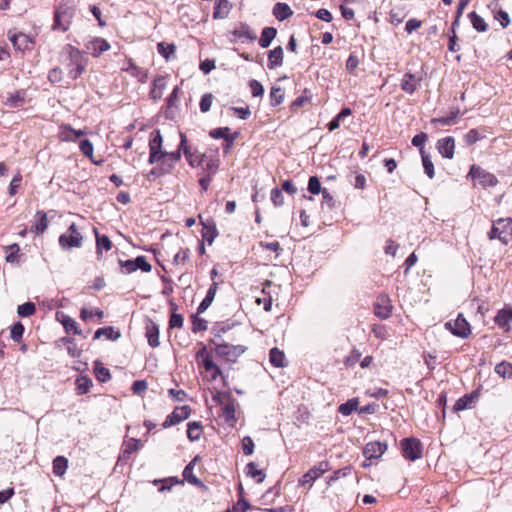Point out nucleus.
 I'll return each mask as SVG.
<instances>
[{
	"label": "nucleus",
	"instance_id": "nucleus-1",
	"mask_svg": "<svg viewBox=\"0 0 512 512\" xmlns=\"http://www.w3.org/2000/svg\"><path fill=\"white\" fill-rule=\"evenodd\" d=\"M512 234V219L500 218L493 222L492 228L488 233L490 240L499 239L503 244H508V236Z\"/></svg>",
	"mask_w": 512,
	"mask_h": 512
},
{
	"label": "nucleus",
	"instance_id": "nucleus-2",
	"mask_svg": "<svg viewBox=\"0 0 512 512\" xmlns=\"http://www.w3.org/2000/svg\"><path fill=\"white\" fill-rule=\"evenodd\" d=\"M73 16L74 10L71 7L60 4L55 10L53 30L66 32L69 29Z\"/></svg>",
	"mask_w": 512,
	"mask_h": 512
},
{
	"label": "nucleus",
	"instance_id": "nucleus-3",
	"mask_svg": "<svg viewBox=\"0 0 512 512\" xmlns=\"http://www.w3.org/2000/svg\"><path fill=\"white\" fill-rule=\"evenodd\" d=\"M82 241L83 236L78 231L74 223H72L67 231L59 237V245L64 250L80 248L82 246Z\"/></svg>",
	"mask_w": 512,
	"mask_h": 512
},
{
	"label": "nucleus",
	"instance_id": "nucleus-4",
	"mask_svg": "<svg viewBox=\"0 0 512 512\" xmlns=\"http://www.w3.org/2000/svg\"><path fill=\"white\" fill-rule=\"evenodd\" d=\"M400 444L405 459L415 461L422 457L423 447L419 439L414 437L404 438Z\"/></svg>",
	"mask_w": 512,
	"mask_h": 512
},
{
	"label": "nucleus",
	"instance_id": "nucleus-5",
	"mask_svg": "<svg viewBox=\"0 0 512 512\" xmlns=\"http://www.w3.org/2000/svg\"><path fill=\"white\" fill-rule=\"evenodd\" d=\"M163 138L159 129L154 130L149 140V164H154L165 157L166 151L162 150Z\"/></svg>",
	"mask_w": 512,
	"mask_h": 512
},
{
	"label": "nucleus",
	"instance_id": "nucleus-6",
	"mask_svg": "<svg viewBox=\"0 0 512 512\" xmlns=\"http://www.w3.org/2000/svg\"><path fill=\"white\" fill-rule=\"evenodd\" d=\"M331 469L329 462L321 461L309 469L298 481L299 486H307L310 488L312 484L320 478L325 472Z\"/></svg>",
	"mask_w": 512,
	"mask_h": 512
},
{
	"label": "nucleus",
	"instance_id": "nucleus-7",
	"mask_svg": "<svg viewBox=\"0 0 512 512\" xmlns=\"http://www.w3.org/2000/svg\"><path fill=\"white\" fill-rule=\"evenodd\" d=\"M246 347L242 345L219 344L215 347V353L227 362L234 363L242 355Z\"/></svg>",
	"mask_w": 512,
	"mask_h": 512
},
{
	"label": "nucleus",
	"instance_id": "nucleus-8",
	"mask_svg": "<svg viewBox=\"0 0 512 512\" xmlns=\"http://www.w3.org/2000/svg\"><path fill=\"white\" fill-rule=\"evenodd\" d=\"M469 176L474 180H478L479 184L483 187H494L498 184V179L494 174L476 165L471 166Z\"/></svg>",
	"mask_w": 512,
	"mask_h": 512
},
{
	"label": "nucleus",
	"instance_id": "nucleus-9",
	"mask_svg": "<svg viewBox=\"0 0 512 512\" xmlns=\"http://www.w3.org/2000/svg\"><path fill=\"white\" fill-rule=\"evenodd\" d=\"M191 413V408L187 405L176 407L171 414H169L163 422V428H169L177 425L186 420Z\"/></svg>",
	"mask_w": 512,
	"mask_h": 512
},
{
	"label": "nucleus",
	"instance_id": "nucleus-10",
	"mask_svg": "<svg viewBox=\"0 0 512 512\" xmlns=\"http://www.w3.org/2000/svg\"><path fill=\"white\" fill-rule=\"evenodd\" d=\"M387 448L388 446L385 442H368L363 448V455L369 461L378 460L387 451Z\"/></svg>",
	"mask_w": 512,
	"mask_h": 512
},
{
	"label": "nucleus",
	"instance_id": "nucleus-11",
	"mask_svg": "<svg viewBox=\"0 0 512 512\" xmlns=\"http://www.w3.org/2000/svg\"><path fill=\"white\" fill-rule=\"evenodd\" d=\"M67 50L70 61L75 65V68L70 69L68 74L72 79H77L85 70V66L81 62V52L71 45L67 46Z\"/></svg>",
	"mask_w": 512,
	"mask_h": 512
},
{
	"label": "nucleus",
	"instance_id": "nucleus-12",
	"mask_svg": "<svg viewBox=\"0 0 512 512\" xmlns=\"http://www.w3.org/2000/svg\"><path fill=\"white\" fill-rule=\"evenodd\" d=\"M85 48L93 57H99L103 52L110 49V44L103 38L94 37L85 44Z\"/></svg>",
	"mask_w": 512,
	"mask_h": 512
},
{
	"label": "nucleus",
	"instance_id": "nucleus-13",
	"mask_svg": "<svg viewBox=\"0 0 512 512\" xmlns=\"http://www.w3.org/2000/svg\"><path fill=\"white\" fill-rule=\"evenodd\" d=\"M445 329L454 336L467 338L471 334L469 322H445Z\"/></svg>",
	"mask_w": 512,
	"mask_h": 512
},
{
	"label": "nucleus",
	"instance_id": "nucleus-14",
	"mask_svg": "<svg viewBox=\"0 0 512 512\" xmlns=\"http://www.w3.org/2000/svg\"><path fill=\"white\" fill-rule=\"evenodd\" d=\"M437 149L442 157L452 159L454 157L455 140L453 137H444L438 140Z\"/></svg>",
	"mask_w": 512,
	"mask_h": 512
},
{
	"label": "nucleus",
	"instance_id": "nucleus-15",
	"mask_svg": "<svg viewBox=\"0 0 512 512\" xmlns=\"http://www.w3.org/2000/svg\"><path fill=\"white\" fill-rule=\"evenodd\" d=\"M219 159L216 156H207L206 154L201 155L198 165L203 167V170L207 175L213 176L219 168Z\"/></svg>",
	"mask_w": 512,
	"mask_h": 512
},
{
	"label": "nucleus",
	"instance_id": "nucleus-16",
	"mask_svg": "<svg viewBox=\"0 0 512 512\" xmlns=\"http://www.w3.org/2000/svg\"><path fill=\"white\" fill-rule=\"evenodd\" d=\"M479 392L473 391L469 394H465L463 397L459 398L455 405L454 410L455 411H462L465 409L472 408V406L475 404V402L478 400Z\"/></svg>",
	"mask_w": 512,
	"mask_h": 512
},
{
	"label": "nucleus",
	"instance_id": "nucleus-17",
	"mask_svg": "<svg viewBox=\"0 0 512 512\" xmlns=\"http://www.w3.org/2000/svg\"><path fill=\"white\" fill-rule=\"evenodd\" d=\"M420 81L421 78H416L414 74L408 72L403 75L400 86L404 92L413 94L417 90Z\"/></svg>",
	"mask_w": 512,
	"mask_h": 512
},
{
	"label": "nucleus",
	"instance_id": "nucleus-18",
	"mask_svg": "<svg viewBox=\"0 0 512 512\" xmlns=\"http://www.w3.org/2000/svg\"><path fill=\"white\" fill-rule=\"evenodd\" d=\"M204 356L202 359L203 367L205 368L206 372H209L211 374V379L215 380L218 376L221 375L220 368L213 362L211 357L206 354L205 349H203L198 356Z\"/></svg>",
	"mask_w": 512,
	"mask_h": 512
},
{
	"label": "nucleus",
	"instance_id": "nucleus-19",
	"mask_svg": "<svg viewBox=\"0 0 512 512\" xmlns=\"http://www.w3.org/2000/svg\"><path fill=\"white\" fill-rule=\"evenodd\" d=\"M374 313L378 318L387 319L391 313V306L389 300L385 297H381L374 304Z\"/></svg>",
	"mask_w": 512,
	"mask_h": 512
},
{
	"label": "nucleus",
	"instance_id": "nucleus-20",
	"mask_svg": "<svg viewBox=\"0 0 512 512\" xmlns=\"http://www.w3.org/2000/svg\"><path fill=\"white\" fill-rule=\"evenodd\" d=\"M283 65V49L281 46H277L270 50L268 53V68L270 70L275 69Z\"/></svg>",
	"mask_w": 512,
	"mask_h": 512
},
{
	"label": "nucleus",
	"instance_id": "nucleus-21",
	"mask_svg": "<svg viewBox=\"0 0 512 512\" xmlns=\"http://www.w3.org/2000/svg\"><path fill=\"white\" fill-rule=\"evenodd\" d=\"M166 87V78L164 76L156 77L152 82L150 90V98L154 101L161 99L163 91Z\"/></svg>",
	"mask_w": 512,
	"mask_h": 512
},
{
	"label": "nucleus",
	"instance_id": "nucleus-22",
	"mask_svg": "<svg viewBox=\"0 0 512 512\" xmlns=\"http://www.w3.org/2000/svg\"><path fill=\"white\" fill-rule=\"evenodd\" d=\"M145 335L148 340V344L152 348H156L159 346V327L155 324V322H149L146 325Z\"/></svg>",
	"mask_w": 512,
	"mask_h": 512
},
{
	"label": "nucleus",
	"instance_id": "nucleus-23",
	"mask_svg": "<svg viewBox=\"0 0 512 512\" xmlns=\"http://www.w3.org/2000/svg\"><path fill=\"white\" fill-rule=\"evenodd\" d=\"M35 224L31 227V231L37 235L43 234L48 227L47 214L44 211H37L35 214Z\"/></svg>",
	"mask_w": 512,
	"mask_h": 512
},
{
	"label": "nucleus",
	"instance_id": "nucleus-24",
	"mask_svg": "<svg viewBox=\"0 0 512 512\" xmlns=\"http://www.w3.org/2000/svg\"><path fill=\"white\" fill-rule=\"evenodd\" d=\"M25 97L26 92L24 90H18L6 99L5 105L10 108L22 107L25 103Z\"/></svg>",
	"mask_w": 512,
	"mask_h": 512
},
{
	"label": "nucleus",
	"instance_id": "nucleus-25",
	"mask_svg": "<svg viewBox=\"0 0 512 512\" xmlns=\"http://www.w3.org/2000/svg\"><path fill=\"white\" fill-rule=\"evenodd\" d=\"M218 236V231L213 220L203 223L202 237L209 244H212L214 239Z\"/></svg>",
	"mask_w": 512,
	"mask_h": 512
},
{
	"label": "nucleus",
	"instance_id": "nucleus-26",
	"mask_svg": "<svg viewBox=\"0 0 512 512\" xmlns=\"http://www.w3.org/2000/svg\"><path fill=\"white\" fill-rule=\"evenodd\" d=\"M180 150H182V153L184 154L187 162L190 166H195V158H194V152L192 151L191 147L187 145V137L184 133L180 132Z\"/></svg>",
	"mask_w": 512,
	"mask_h": 512
},
{
	"label": "nucleus",
	"instance_id": "nucleus-27",
	"mask_svg": "<svg viewBox=\"0 0 512 512\" xmlns=\"http://www.w3.org/2000/svg\"><path fill=\"white\" fill-rule=\"evenodd\" d=\"M293 14V11L286 3L278 2L273 8V15L279 20L284 21Z\"/></svg>",
	"mask_w": 512,
	"mask_h": 512
},
{
	"label": "nucleus",
	"instance_id": "nucleus-28",
	"mask_svg": "<svg viewBox=\"0 0 512 512\" xmlns=\"http://www.w3.org/2000/svg\"><path fill=\"white\" fill-rule=\"evenodd\" d=\"M270 363L278 368L285 367L287 365L286 357L283 351L278 348H272L269 353Z\"/></svg>",
	"mask_w": 512,
	"mask_h": 512
},
{
	"label": "nucleus",
	"instance_id": "nucleus-29",
	"mask_svg": "<svg viewBox=\"0 0 512 512\" xmlns=\"http://www.w3.org/2000/svg\"><path fill=\"white\" fill-rule=\"evenodd\" d=\"M230 12V3L228 0H217L214 12H213V18L214 19H224L228 16Z\"/></svg>",
	"mask_w": 512,
	"mask_h": 512
},
{
	"label": "nucleus",
	"instance_id": "nucleus-30",
	"mask_svg": "<svg viewBox=\"0 0 512 512\" xmlns=\"http://www.w3.org/2000/svg\"><path fill=\"white\" fill-rule=\"evenodd\" d=\"M60 343L66 345L68 354L73 358H78L81 356L82 351L77 347L74 340L69 337H62L57 341V345L59 346Z\"/></svg>",
	"mask_w": 512,
	"mask_h": 512
},
{
	"label": "nucleus",
	"instance_id": "nucleus-31",
	"mask_svg": "<svg viewBox=\"0 0 512 512\" xmlns=\"http://www.w3.org/2000/svg\"><path fill=\"white\" fill-rule=\"evenodd\" d=\"M123 454L119 457V460H124L129 457L130 454L136 452L141 447L140 440L135 438H130L123 443Z\"/></svg>",
	"mask_w": 512,
	"mask_h": 512
},
{
	"label": "nucleus",
	"instance_id": "nucleus-32",
	"mask_svg": "<svg viewBox=\"0 0 512 512\" xmlns=\"http://www.w3.org/2000/svg\"><path fill=\"white\" fill-rule=\"evenodd\" d=\"M277 34V30L274 27H265L261 32V37L259 39V45L262 48H267L270 46L271 42L275 38Z\"/></svg>",
	"mask_w": 512,
	"mask_h": 512
},
{
	"label": "nucleus",
	"instance_id": "nucleus-33",
	"mask_svg": "<svg viewBox=\"0 0 512 512\" xmlns=\"http://www.w3.org/2000/svg\"><path fill=\"white\" fill-rule=\"evenodd\" d=\"M96 234V248H97V256L98 258L102 255V250L109 251L112 248V242L106 235H99L97 230H95Z\"/></svg>",
	"mask_w": 512,
	"mask_h": 512
},
{
	"label": "nucleus",
	"instance_id": "nucleus-34",
	"mask_svg": "<svg viewBox=\"0 0 512 512\" xmlns=\"http://www.w3.org/2000/svg\"><path fill=\"white\" fill-rule=\"evenodd\" d=\"M222 417L225 419V421L230 425L234 426L236 423V416H235V405L233 400H231L229 403H227L223 409H222Z\"/></svg>",
	"mask_w": 512,
	"mask_h": 512
},
{
	"label": "nucleus",
	"instance_id": "nucleus-35",
	"mask_svg": "<svg viewBox=\"0 0 512 512\" xmlns=\"http://www.w3.org/2000/svg\"><path fill=\"white\" fill-rule=\"evenodd\" d=\"M94 373L96 378L105 383L111 379V374L108 368L104 367L100 361L94 363Z\"/></svg>",
	"mask_w": 512,
	"mask_h": 512
},
{
	"label": "nucleus",
	"instance_id": "nucleus-36",
	"mask_svg": "<svg viewBox=\"0 0 512 512\" xmlns=\"http://www.w3.org/2000/svg\"><path fill=\"white\" fill-rule=\"evenodd\" d=\"M68 468V460L64 456H57L53 460V473L57 476H63Z\"/></svg>",
	"mask_w": 512,
	"mask_h": 512
},
{
	"label": "nucleus",
	"instance_id": "nucleus-37",
	"mask_svg": "<svg viewBox=\"0 0 512 512\" xmlns=\"http://www.w3.org/2000/svg\"><path fill=\"white\" fill-rule=\"evenodd\" d=\"M246 473L251 478L255 479L257 483H262L266 477L265 473L261 469H257L254 462H250L246 466Z\"/></svg>",
	"mask_w": 512,
	"mask_h": 512
},
{
	"label": "nucleus",
	"instance_id": "nucleus-38",
	"mask_svg": "<svg viewBox=\"0 0 512 512\" xmlns=\"http://www.w3.org/2000/svg\"><path fill=\"white\" fill-rule=\"evenodd\" d=\"M105 337L109 340H116L120 337V332L116 331L113 327H104L98 329L94 334V339Z\"/></svg>",
	"mask_w": 512,
	"mask_h": 512
},
{
	"label": "nucleus",
	"instance_id": "nucleus-39",
	"mask_svg": "<svg viewBox=\"0 0 512 512\" xmlns=\"http://www.w3.org/2000/svg\"><path fill=\"white\" fill-rule=\"evenodd\" d=\"M420 154H421L422 164H423L425 173L427 174V176L430 179H433L435 176V170H434V165L431 160V157L425 153L424 148L420 149Z\"/></svg>",
	"mask_w": 512,
	"mask_h": 512
},
{
	"label": "nucleus",
	"instance_id": "nucleus-40",
	"mask_svg": "<svg viewBox=\"0 0 512 512\" xmlns=\"http://www.w3.org/2000/svg\"><path fill=\"white\" fill-rule=\"evenodd\" d=\"M32 44V40L28 35L22 32H18L15 43V49L19 51L29 50L31 49Z\"/></svg>",
	"mask_w": 512,
	"mask_h": 512
},
{
	"label": "nucleus",
	"instance_id": "nucleus-41",
	"mask_svg": "<svg viewBox=\"0 0 512 512\" xmlns=\"http://www.w3.org/2000/svg\"><path fill=\"white\" fill-rule=\"evenodd\" d=\"M202 425L200 422L193 421L188 423L187 437L190 441H197L200 439Z\"/></svg>",
	"mask_w": 512,
	"mask_h": 512
},
{
	"label": "nucleus",
	"instance_id": "nucleus-42",
	"mask_svg": "<svg viewBox=\"0 0 512 512\" xmlns=\"http://www.w3.org/2000/svg\"><path fill=\"white\" fill-rule=\"evenodd\" d=\"M85 132L83 130L73 129L70 125H64L62 131L63 140L66 141H75L81 136H83Z\"/></svg>",
	"mask_w": 512,
	"mask_h": 512
},
{
	"label": "nucleus",
	"instance_id": "nucleus-43",
	"mask_svg": "<svg viewBox=\"0 0 512 512\" xmlns=\"http://www.w3.org/2000/svg\"><path fill=\"white\" fill-rule=\"evenodd\" d=\"M195 461H196V458L194 460H192L185 468H184V471H183V477L184 479L190 483V484H193V485H202V482L194 475L193 473V469H194V464H195Z\"/></svg>",
	"mask_w": 512,
	"mask_h": 512
},
{
	"label": "nucleus",
	"instance_id": "nucleus-44",
	"mask_svg": "<svg viewBox=\"0 0 512 512\" xmlns=\"http://www.w3.org/2000/svg\"><path fill=\"white\" fill-rule=\"evenodd\" d=\"M92 386V381L87 376H80L76 379V392L78 395H83L89 392Z\"/></svg>",
	"mask_w": 512,
	"mask_h": 512
},
{
	"label": "nucleus",
	"instance_id": "nucleus-45",
	"mask_svg": "<svg viewBox=\"0 0 512 512\" xmlns=\"http://www.w3.org/2000/svg\"><path fill=\"white\" fill-rule=\"evenodd\" d=\"M469 18H470L471 24H472V26H473V28L475 30H477L478 32H485V31H487V29H488L487 23L476 12H471L469 14Z\"/></svg>",
	"mask_w": 512,
	"mask_h": 512
},
{
	"label": "nucleus",
	"instance_id": "nucleus-46",
	"mask_svg": "<svg viewBox=\"0 0 512 512\" xmlns=\"http://www.w3.org/2000/svg\"><path fill=\"white\" fill-rule=\"evenodd\" d=\"M79 149L82 152V154L84 156L88 157L94 164L99 165L101 163V161H95L93 159L94 148H93V144L90 140L84 139V140L80 141Z\"/></svg>",
	"mask_w": 512,
	"mask_h": 512
},
{
	"label": "nucleus",
	"instance_id": "nucleus-47",
	"mask_svg": "<svg viewBox=\"0 0 512 512\" xmlns=\"http://www.w3.org/2000/svg\"><path fill=\"white\" fill-rule=\"evenodd\" d=\"M358 403L357 398L349 399L338 407V412L343 416H349L353 411L357 410Z\"/></svg>",
	"mask_w": 512,
	"mask_h": 512
},
{
	"label": "nucleus",
	"instance_id": "nucleus-48",
	"mask_svg": "<svg viewBox=\"0 0 512 512\" xmlns=\"http://www.w3.org/2000/svg\"><path fill=\"white\" fill-rule=\"evenodd\" d=\"M495 373L506 379L512 377V363L502 361L495 366Z\"/></svg>",
	"mask_w": 512,
	"mask_h": 512
},
{
	"label": "nucleus",
	"instance_id": "nucleus-49",
	"mask_svg": "<svg viewBox=\"0 0 512 512\" xmlns=\"http://www.w3.org/2000/svg\"><path fill=\"white\" fill-rule=\"evenodd\" d=\"M284 100V91L279 86H274L270 91V104L272 106L280 105Z\"/></svg>",
	"mask_w": 512,
	"mask_h": 512
},
{
	"label": "nucleus",
	"instance_id": "nucleus-50",
	"mask_svg": "<svg viewBox=\"0 0 512 512\" xmlns=\"http://www.w3.org/2000/svg\"><path fill=\"white\" fill-rule=\"evenodd\" d=\"M35 304L33 302H26L24 304H21L18 306L17 308V314L19 315V317L21 318H26V317H30L34 314L35 312Z\"/></svg>",
	"mask_w": 512,
	"mask_h": 512
},
{
	"label": "nucleus",
	"instance_id": "nucleus-51",
	"mask_svg": "<svg viewBox=\"0 0 512 512\" xmlns=\"http://www.w3.org/2000/svg\"><path fill=\"white\" fill-rule=\"evenodd\" d=\"M175 49L176 47L174 44H166L164 42H160L157 45L158 53L166 60H170V56L175 53Z\"/></svg>",
	"mask_w": 512,
	"mask_h": 512
},
{
	"label": "nucleus",
	"instance_id": "nucleus-52",
	"mask_svg": "<svg viewBox=\"0 0 512 512\" xmlns=\"http://www.w3.org/2000/svg\"><path fill=\"white\" fill-rule=\"evenodd\" d=\"M67 334L73 333L75 335H80L83 338L87 337V334H84L82 329L79 327L78 322H61Z\"/></svg>",
	"mask_w": 512,
	"mask_h": 512
},
{
	"label": "nucleus",
	"instance_id": "nucleus-53",
	"mask_svg": "<svg viewBox=\"0 0 512 512\" xmlns=\"http://www.w3.org/2000/svg\"><path fill=\"white\" fill-rule=\"evenodd\" d=\"M234 34L239 38H246L250 41L256 39V34L247 25H243L240 29L235 30Z\"/></svg>",
	"mask_w": 512,
	"mask_h": 512
},
{
	"label": "nucleus",
	"instance_id": "nucleus-54",
	"mask_svg": "<svg viewBox=\"0 0 512 512\" xmlns=\"http://www.w3.org/2000/svg\"><path fill=\"white\" fill-rule=\"evenodd\" d=\"M135 271L141 270L143 272H150L152 270L151 264L146 260L145 256H137L134 259Z\"/></svg>",
	"mask_w": 512,
	"mask_h": 512
},
{
	"label": "nucleus",
	"instance_id": "nucleus-55",
	"mask_svg": "<svg viewBox=\"0 0 512 512\" xmlns=\"http://www.w3.org/2000/svg\"><path fill=\"white\" fill-rule=\"evenodd\" d=\"M458 116V111L451 112L450 115L446 117L434 118L431 120L432 123H439L443 126L453 125L456 122V118Z\"/></svg>",
	"mask_w": 512,
	"mask_h": 512
},
{
	"label": "nucleus",
	"instance_id": "nucleus-56",
	"mask_svg": "<svg viewBox=\"0 0 512 512\" xmlns=\"http://www.w3.org/2000/svg\"><path fill=\"white\" fill-rule=\"evenodd\" d=\"M230 129L228 127H220L210 131V136L215 139L223 138L224 140L229 139L233 135L229 134Z\"/></svg>",
	"mask_w": 512,
	"mask_h": 512
},
{
	"label": "nucleus",
	"instance_id": "nucleus-57",
	"mask_svg": "<svg viewBox=\"0 0 512 512\" xmlns=\"http://www.w3.org/2000/svg\"><path fill=\"white\" fill-rule=\"evenodd\" d=\"M484 136L480 134L477 129H471L464 136V140L467 145H473L477 141L481 140Z\"/></svg>",
	"mask_w": 512,
	"mask_h": 512
},
{
	"label": "nucleus",
	"instance_id": "nucleus-58",
	"mask_svg": "<svg viewBox=\"0 0 512 512\" xmlns=\"http://www.w3.org/2000/svg\"><path fill=\"white\" fill-rule=\"evenodd\" d=\"M322 190L319 178L317 176H311L308 181V191L311 194H319Z\"/></svg>",
	"mask_w": 512,
	"mask_h": 512
},
{
	"label": "nucleus",
	"instance_id": "nucleus-59",
	"mask_svg": "<svg viewBox=\"0 0 512 512\" xmlns=\"http://www.w3.org/2000/svg\"><path fill=\"white\" fill-rule=\"evenodd\" d=\"M361 352L353 349L351 353L344 359V364L347 367H353L361 358Z\"/></svg>",
	"mask_w": 512,
	"mask_h": 512
},
{
	"label": "nucleus",
	"instance_id": "nucleus-60",
	"mask_svg": "<svg viewBox=\"0 0 512 512\" xmlns=\"http://www.w3.org/2000/svg\"><path fill=\"white\" fill-rule=\"evenodd\" d=\"M213 95L211 93H205L200 100L199 107L201 112L206 113L210 110L212 105Z\"/></svg>",
	"mask_w": 512,
	"mask_h": 512
},
{
	"label": "nucleus",
	"instance_id": "nucleus-61",
	"mask_svg": "<svg viewBox=\"0 0 512 512\" xmlns=\"http://www.w3.org/2000/svg\"><path fill=\"white\" fill-rule=\"evenodd\" d=\"M271 201L274 206L279 207L284 204V196L282 190L279 188H274L271 191Z\"/></svg>",
	"mask_w": 512,
	"mask_h": 512
},
{
	"label": "nucleus",
	"instance_id": "nucleus-62",
	"mask_svg": "<svg viewBox=\"0 0 512 512\" xmlns=\"http://www.w3.org/2000/svg\"><path fill=\"white\" fill-rule=\"evenodd\" d=\"M24 327L21 322H15L11 327L10 335L14 341H19L22 338Z\"/></svg>",
	"mask_w": 512,
	"mask_h": 512
},
{
	"label": "nucleus",
	"instance_id": "nucleus-63",
	"mask_svg": "<svg viewBox=\"0 0 512 512\" xmlns=\"http://www.w3.org/2000/svg\"><path fill=\"white\" fill-rule=\"evenodd\" d=\"M249 87H250L251 93L254 97H260L264 94L263 85L255 79H253L249 82Z\"/></svg>",
	"mask_w": 512,
	"mask_h": 512
},
{
	"label": "nucleus",
	"instance_id": "nucleus-64",
	"mask_svg": "<svg viewBox=\"0 0 512 512\" xmlns=\"http://www.w3.org/2000/svg\"><path fill=\"white\" fill-rule=\"evenodd\" d=\"M242 450L245 455H251L254 452V442L250 436H245L242 439Z\"/></svg>",
	"mask_w": 512,
	"mask_h": 512
}]
</instances>
